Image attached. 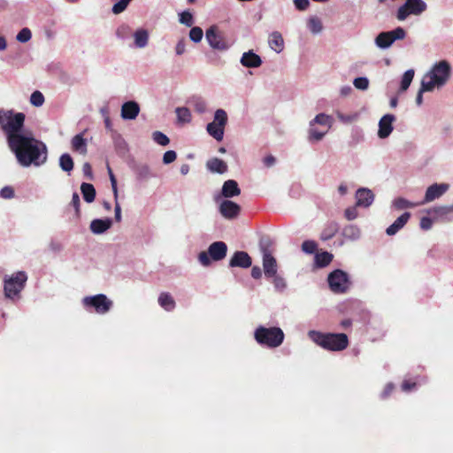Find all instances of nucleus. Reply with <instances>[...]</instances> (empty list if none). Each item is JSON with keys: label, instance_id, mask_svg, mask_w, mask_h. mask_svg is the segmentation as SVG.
Returning <instances> with one entry per match:
<instances>
[{"label": "nucleus", "instance_id": "f257e3e1", "mask_svg": "<svg viewBox=\"0 0 453 453\" xmlns=\"http://www.w3.org/2000/svg\"><path fill=\"white\" fill-rule=\"evenodd\" d=\"M8 145L22 166L40 165L47 159L45 144L32 135L12 136Z\"/></svg>", "mask_w": 453, "mask_h": 453}, {"label": "nucleus", "instance_id": "f03ea898", "mask_svg": "<svg viewBox=\"0 0 453 453\" xmlns=\"http://www.w3.org/2000/svg\"><path fill=\"white\" fill-rule=\"evenodd\" d=\"M312 342L324 349L329 351H342L348 348L349 338L343 333H322L315 330L309 332Z\"/></svg>", "mask_w": 453, "mask_h": 453}, {"label": "nucleus", "instance_id": "7ed1b4c3", "mask_svg": "<svg viewBox=\"0 0 453 453\" xmlns=\"http://www.w3.org/2000/svg\"><path fill=\"white\" fill-rule=\"evenodd\" d=\"M26 116L23 112H14L12 110H0V127L6 134L7 142L12 136L20 135Z\"/></svg>", "mask_w": 453, "mask_h": 453}, {"label": "nucleus", "instance_id": "20e7f679", "mask_svg": "<svg viewBox=\"0 0 453 453\" xmlns=\"http://www.w3.org/2000/svg\"><path fill=\"white\" fill-rule=\"evenodd\" d=\"M283 331L277 326L265 327L259 326L254 332L256 342L261 346L274 349L282 344L284 341Z\"/></svg>", "mask_w": 453, "mask_h": 453}, {"label": "nucleus", "instance_id": "39448f33", "mask_svg": "<svg viewBox=\"0 0 453 453\" xmlns=\"http://www.w3.org/2000/svg\"><path fill=\"white\" fill-rule=\"evenodd\" d=\"M451 67L449 62L441 60L436 63L431 71L426 74L423 80L430 84L434 89L435 87L443 86L450 77Z\"/></svg>", "mask_w": 453, "mask_h": 453}, {"label": "nucleus", "instance_id": "423d86ee", "mask_svg": "<svg viewBox=\"0 0 453 453\" xmlns=\"http://www.w3.org/2000/svg\"><path fill=\"white\" fill-rule=\"evenodd\" d=\"M272 246L273 242L268 237H264L259 242V247L263 254V269L266 278L275 276L278 270L277 261L272 255Z\"/></svg>", "mask_w": 453, "mask_h": 453}, {"label": "nucleus", "instance_id": "0eeeda50", "mask_svg": "<svg viewBox=\"0 0 453 453\" xmlns=\"http://www.w3.org/2000/svg\"><path fill=\"white\" fill-rule=\"evenodd\" d=\"M27 276L25 272H18L12 276H5L4 279V290L7 298L13 299L19 296L25 288Z\"/></svg>", "mask_w": 453, "mask_h": 453}, {"label": "nucleus", "instance_id": "6e6552de", "mask_svg": "<svg viewBox=\"0 0 453 453\" xmlns=\"http://www.w3.org/2000/svg\"><path fill=\"white\" fill-rule=\"evenodd\" d=\"M227 252V246L224 242H212L208 251H202L198 255V260L203 266L211 265V258L214 261H219L225 258Z\"/></svg>", "mask_w": 453, "mask_h": 453}, {"label": "nucleus", "instance_id": "1a4fd4ad", "mask_svg": "<svg viewBox=\"0 0 453 453\" xmlns=\"http://www.w3.org/2000/svg\"><path fill=\"white\" fill-rule=\"evenodd\" d=\"M227 123V114L223 109H218L214 113V119L207 125L206 130L218 142L224 137L225 127Z\"/></svg>", "mask_w": 453, "mask_h": 453}, {"label": "nucleus", "instance_id": "9d476101", "mask_svg": "<svg viewBox=\"0 0 453 453\" xmlns=\"http://www.w3.org/2000/svg\"><path fill=\"white\" fill-rule=\"evenodd\" d=\"M426 8L427 5L423 0H406L398 8L395 18L400 21H403L411 15L419 16Z\"/></svg>", "mask_w": 453, "mask_h": 453}, {"label": "nucleus", "instance_id": "9b49d317", "mask_svg": "<svg viewBox=\"0 0 453 453\" xmlns=\"http://www.w3.org/2000/svg\"><path fill=\"white\" fill-rule=\"evenodd\" d=\"M327 281L330 289L336 294L345 293L349 288L348 274L340 269L329 273Z\"/></svg>", "mask_w": 453, "mask_h": 453}, {"label": "nucleus", "instance_id": "f8f14e48", "mask_svg": "<svg viewBox=\"0 0 453 453\" xmlns=\"http://www.w3.org/2000/svg\"><path fill=\"white\" fill-rule=\"evenodd\" d=\"M83 304L88 308H94L97 313L104 314L111 310L112 302L105 295L98 294L93 296H86L83 299Z\"/></svg>", "mask_w": 453, "mask_h": 453}, {"label": "nucleus", "instance_id": "ddd939ff", "mask_svg": "<svg viewBox=\"0 0 453 453\" xmlns=\"http://www.w3.org/2000/svg\"><path fill=\"white\" fill-rule=\"evenodd\" d=\"M405 36V30L398 27L394 30L380 33L375 39V42L379 48L386 49L391 46L395 41L403 40Z\"/></svg>", "mask_w": 453, "mask_h": 453}, {"label": "nucleus", "instance_id": "4468645a", "mask_svg": "<svg viewBox=\"0 0 453 453\" xmlns=\"http://www.w3.org/2000/svg\"><path fill=\"white\" fill-rule=\"evenodd\" d=\"M205 37L210 46L214 50H226L229 48V43L216 25L206 30Z\"/></svg>", "mask_w": 453, "mask_h": 453}, {"label": "nucleus", "instance_id": "2eb2a0df", "mask_svg": "<svg viewBox=\"0 0 453 453\" xmlns=\"http://www.w3.org/2000/svg\"><path fill=\"white\" fill-rule=\"evenodd\" d=\"M434 220L438 222L453 221V205L436 206L428 211Z\"/></svg>", "mask_w": 453, "mask_h": 453}, {"label": "nucleus", "instance_id": "dca6fc26", "mask_svg": "<svg viewBox=\"0 0 453 453\" xmlns=\"http://www.w3.org/2000/svg\"><path fill=\"white\" fill-rule=\"evenodd\" d=\"M219 211L223 218L231 220L240 215L241 206L231 200L226 199L219 204Z\"/></svg>", "mask_w": 453, "mask_h": 453}, {"label": "nucleus", "instance_id": "f3484780", "mask_svg": "<svg viewBox=\"0 0 453 453\" xmlns=\"http://www.w3.org/2000/svg\"><path fill=\"white\" fill-rule=\"evenodd\" d=\"M449 185L447 183H434L429 186L426 191L425 197L420 204H425L433 202L435 199L440 198L443 194L447 192Z\"/></svg>", "mask_w": 453, "mask_h": 453}, {"label": "nucleus", "instance_id": "a211bd4d", "mask_svg": "<svg viewBox=\"0 0 453 453\" xmlns=\"http://www.w3.org/2000/svg\"><path fill=\"white\" fill-rule=\"evenodd\" d=\"M251 265L252 259L245 251H235L229 261L230 267L249 268Z\"/></svg>", "mask_w": 453, "mask_h": 453}, {"label": "nucleus", "instance_id": "6ab92c4d", "mask_svg": "<svg viewBox=\"0 0 453 453\" xmlns=\"http://www.w3.org/2000/svg\"><path fill=\"white\" fill-rule=\"evenodd\" d=\"M395 120V116L392 114L384 115L379 122L378 135L380 138H387L393 131L392 123Z\"/></svg>", "mask_w": 453, "mask_h": 453}, {"label": "nucleus", "instance_id": "aec40b11", "mask_svg": "<svg viewBox=\"0 0 453 453\" xmlns=\"http://www.w3.org/2000/svg\"><path fill=\"white\" fill-rule=\"evenodd\" d=\"M140 112V106L134 101H128L121 107V117L124 119H134Z\"/></svg>", "mask_w": 453, "mask_h": 453}, {"label": "nucleus", "instance_id": "412c9836", "mask_svg": "<svg viewBox=\"0 0 453 453\" xmlns=\"http://www.w3.org/2000/svg\"><path fill=\"white\" fill-rule=\"evenodd\" d=\"M357 206L368 207L374 199L373 193L368 188H359L356 193Z\"/></svg>", "mask_w": 453, "mask_h": 453}, {"label": "nucleus", "instance_id": "4be33fe9", "mask_svg": "<svg viewBox=\"0 0 453 453\" xmlns=\"http://www.w3.org/2000/svg\"><path fill=\"white\" fill-rule=\"evenodd\" d=\"M241 64L249 68L259 67L262 65L261 58L252 50L244 52L241 58Z\"/></svg>", "mask_w": 453, "mask_h": 453}, {"label": "nucleus", "instance_id": "5701e85b", "mask_svg": "<svg viewBox=\"0 0 453 453\" xmlns=\"http://www.w3.org/2000/svg\"><path fill=\"white\" fill-rule=\"evenodd\" d=\"M221 194L224 197L230 198L239 196L241 189L234 180H227L222 186Z\"/></svg>", "mask_w": 453, "mask_h": 453}, {"label": "nucleus", "instance_id": "b1692460", "mask_svg": "<svg viewBox=\"0 0 453 453\" xmlns=\"http://www.w3.org/2000/svg\"><path fill=\"white\" fill-rule=\"evenodd\" d=\"M411 218L410 212H404L400 217H398L395 222L390 225L387 229L386 233L388 235L395 234L400 229H402L409 221Z\"/></svg>", "mask_w": 453, "mask_h": 453}, {"label": "nucleus", "instance_id": "393cba45", "mask_svg": "<svg viewBox=\"0 0 453 453\" xmlns=\"http://www.w3.org/2000/svg\"><path fill=\"white\" fill-rule=\"evenodd\" d=\"M206 166L211 173H224L227 171V165L220 158L213 157L207 161Z\"/></svg>", "mask_w": 453, "mask_h": 453}, {"label": "nucleus", "instance_id": "a878e982", "mask_svg": "<svg viewBox=\"0 0 453 453\" xmlns=\"http://www.w3.org/2000/svg\"><path fill=\"white\" fill-rule=\"evenodd\" d=\"M268 42L270 48L277 53L281 52L284 49L283 37L278 31H274L270 35Z\"/></svg>", "mask_w": 453, "mask_h": 453}, {"label": "nucleus", "instance_id": "bb28decb", "mask_svg": "<svg viewBox=\"0 0 453 453\" xmlns=\"http://www.w3.org/2000/svg\"><path fill=\"white\" fill-rule=\"evenodd\" d=\"M112 225V221L111 219H94L90 223V230L94 234H103L106 230H108Z\"/></svg>", "mask_w": 453, "mask_h": 453}, {"label": "nucleus", "instance_id": "cd10ccee", "mask_svg": "<svg viewBox=\"0 0 453 453\" xmlns=\"http://www.w3.org/2000/svg\"><path fill=\"white\" fill-rule=\"evenodd\" d=\"M72 149L73 151L79 152L81 155L87 154V142L84 139L82 134H78L74 135L72 139Z\"/></svg>", "mask_w": 453, "mask_h": 453}, {"label": "nucleus", "instance_id": "c85d7f7f", "mask_svg": "<svg viewBox=\"0 0 453 453\" xmlns=\"http://www.w3.org/2000/svg\"><path fill=\"white\" fill-rule=\"evenodd\" d=\"M339 225L337 222L332 221L327 223L320 234V239L322 241H328L334 237L339 232Z\"/></svg>", "mask_w": 453, "mask_h": 453}, {"label": "nucleus", "instance_id": "c756f323", "mask_svg": "<svg viewBox=\"0 0 453 453\" xmlns=\"http://www.w3.org/2000/svg\"><path fill=\"white\" fill-rule=\"evenodd\" d=\"M159 305L167 311H171L175 308V301L173 296L167 293L163 292L158 297Z\"/></svg>", "mask_w": 453, "mask_h": 453}, {"label": "nucleus", "instance_id": "7c9ffc66", "mask_svg": "<svg viewBox=\"0 0 453 453\" xmlns=\"http://www.w3.org/2000/svg\"><path fill=\"white\" fill-rule=\"evenodd\" d=\"M81 191L87 203H92L96 198V189L90 183L83 182L81 186Z\"/></svg>", "mask_w": 453, "mask_h": 453}, {"label": "nucleus", "instance_id": "2f4dec72", "mask_svg": "<svg viewBox=\"0 0 453 453\" xmlns=\"http://www.w3.org/2000/svg\"><path fill=\"white\" fill-rule=\"evenodd\" d=\"M333 257L334 256L327 251L317 253L315 255V264L318 267H326L332 262Z\"/></svg>", "mask_w": 453, "mask_h": 453}, {"label": "nucleus", "instance_id": "473e14b6", "mask_svg": "<svg viewBox=\"0 0 453 453\" xmlns=\"http://www.w3.org/2000/svg\"><path fill=\"white\" fill-rule=\"evenodd\" d=\"M134 44L138 48H143L147 45L149 40L148 32L144 29L137 30L134 35Z\"/></svg>", "mask_w": 453, "mask_h": 453}, {"label": "nucleus", "instance_id": "72a5a7b5", "mask_svg": "<svg viewBox=\"0 0 453 453\" xmlns=\"http://www.w3.org/2000/svg\"><path fill=\"white\" fill-rule=\"evenodd\" d=\"M59 166L63 171L70 173L74 166L72 157L67 153L61 155L59 157Z\"/></svg>", "mask_w": 453, "mask_h": 453}, {"label": "nucleus", "instance_id": "f704fd0d", "mask_svg": "<svg viewBox=\"0 0 453 453\" xmlns=\"http://www.w3.org/2000/svg\"><path fill=\"white\" fill-rule=\"evenodd\" d=\"M314 124L326 126V127H327V129H328L331 127L332 119L330 116H328L325 113H319L314 118L313 120L311 121L310 126L313 127Z\"/></svg>", "mask_w": 453, "mask_h": 453}, {"label": "nucleus", "instance_id": "c9c22d12", "mask_svg": "<svg viewBox=\"0 0 453 453\" xmlns=\"http://www.w3.org/2000/svg\"><path fill=\"white\" fill-rule=\"evenodd\" d=\"M178 121L180 123H189L191 121V112L186 107H179L176 109Z\"/></svg>", "mask_w": 453, "mask_h": 453}, {"label": "nucleus", "instance_id": "e433bc0d", "mask_svg": "<svg viewBox=\"0 0 453 453\" xmlns=\"http://www.w3.org/2000/svg\"><path fill=\"white\" fill-rule=\"evenodd\" d=\"M414 77V71L412 69L407 70L402 78L400 89L405 91L410 87Z\"/></svg>", "mask_w": 453, "mask_h": 453}, {"label": "nucleus", "instance_id": "4c0bfd02", "mask_svg": "<svg viewBox=\"0 0 453 453\" xmlns=\"http://www.w3.org/2000/svg\"><path fill=\"white\" fill-rule=\"evenodd\" d=\"M394 206L397 209V210H403V209H406V208H413L417 205H420V203H411L410 201H408L407 199L405 198H403V197H398L396 199L394 200V203H393Z\"/></svg>", "mask_w": 453, "mask_h": 453}, {"label": "nucleus", "instance_id": "58836bf2", "mask_svg": "<svg viewBox=\"0 0 453 453\" xmlns=\"http://www.w3.org/2000/svg\"><path fill=\"white\" fill-rule=\"evenodd\" d=\"M432 86L430 84H426V80H422L421 81V87L418 92V95L416 96V103L418 105H421L423 103V93L426 91H432Z\"/></svg>", "mask_w": 453, "mask_h": 453}, {"label": "nucleus", "instance_id": "ea45409f", "mask_svg": "<svg viewBox=\"0 0 453 453\" xmlns=\"http://www.w3.org/2000/svg\"><path fill=\"white\" fill-rule=\"evenodd\" d=\"M203 35V29L199 27H194L189 31V38L194 42H201Z\"/></svg>", "mask_w": 453, "mask_h": 453}, {"label": "nucleus", "instance_id": "a19ab883", "mask_svg": "<svg viewBox=\"0 0 453 453\" xmlns=\"http://www.w3.org/2000/svg\"><path fill=\"white\" fill-rule=\"evenodd\" d=\"M153 140L159 145L166 146L169 144V138L160 131H155L152 134Z\"/></svg>", "mask_w": 453, "mask_h": 453}, {"label": "nucleus", "instance_id": "79ce46f5", "mask_svg": "<svg viewBox=\"0 0 453 453\" xmlns=\"http://www.w3.org/2000/svg\"><path fill=\"white\" fill-rule=\"evenodd\" d=\"M326 132H327V129L325 131H319L316 128H314L313 127H311V128L309 130V140L311 142L320 141L324 137V135L326 134Z\"/></svg>", "mask_w": 453, "mask_h": 453}, {"label": "nucleus", "instance_id": "37998d69", "mask_svg": "<svg viewBox=\"0 0 453 453\" xmlns=\"http://www.w3.org/2000/svg\"><path fill=\"white\" fill-rule=\"evenodd\" d=\"M30 103L34 106L39 107L42 106L44 103V96L40 91H35L32 93L30 96Z\"/></svg>", "mask_w": 453, "mask_h": 453}, {"label": "nucleus", "instance_id": "c03bdc74", "mask_svg": "<svg viewBox=\"0 0 453 453\" xmlns=\"http://www.w3.org/2000/svg\"><path fill=\"white\" fill-rule=\"evenodd\" d=\"M308 27L313 34L319 33L322 30L321 21L318 18H311L309 19Z\"/></svg>", "mask_w": 453, "mask_h": 453}, {"label": "nucleus", "instance_id": "a18cd8bd", "mask_svg": "<svg viewBox=\"0 0 453 453\" xmlns=\"http://www.w3.org/2000/svg\"><path fill=\"white\" fill-rule=\"evenodd\" d=\"M318 248V244L314 241L307 240L302 243V250L307 254H313Z\"/></svg>", "mask_w": 453, "mask_h": 453}, {"label": "nucleus", "instance_id": "49530a36", "mask_svg": "<svg viewBox=\"0 0 453 453\" xmlns=\"http://www.w3.org/2000/svg\"><path fill=\"white\" fill-rule=\"evenodd\" d=\"M70 205H72L74 208L75 216L77 218H80V216H81V200H80V196H79L78 193L74 192L73 194Z\"/></svg>", "mask_w": 453, "mask_h": 453}, {"label": "nucleus", "instance_id": "de8ad7c7", "mask_svg": "<svg viewBox=\"0 0 453 453\" xmlns=\"http://www.w3.org/2000/svg\"><path fill=\"white\" fill-rule=\"evenodd\" d=\"M31 31L28 28L25 27L22 28L17 35V40L20 42H27L31 39Z\"/></svg>", "mask_w": 453, "mask_h": 453}, {"label": "nucleus", "instance_id": "09e8293b", "mask_svg": "<svg viewBox=\"0 0 453 453\" xmlns=\"http://www.w3.org/2000/svg\"><path fill=\"white\" fill-rule=\"evenodd\" d=\"M353 84L357 89L365 90L369 86V81L365 77H358L354 80Z\"/></svg>", "mask_w": 453, "mask_h": 453}, {"label": "nucleus", "instance_id": "8fccbe9b", "mask_svg": "<svg viewBox=\"0 0 453 453\" xmlns=\"http://www.w3.org/2000/svg\"><path fill=\"white\" fill-rule=\"evenodd\" d=\"M180 22L186 25L187 27H191L193 25L192 14L188 11L183 12L180 13Z\"/></svg>", "mask_w": 453, "mask_h": 453}, {"label": "nucleus", "instance_id": "3c124183", "mask_svg": "<svg viewBox=\"0 0 453 453\" xmlns=\"http://www.w3.org/2000/svg\"><path fill=\"white\" fill-rule=\"evenodd\" d=\"M270 279H273V285L278 290H283L286 288L285 280L277 273Z\"/></svg>", "mask_w": 453, "mask_h": 453}, {"label": "nucleus", "instance_id": "603ef678", "mask_svg": "<svg viewBox=\"0 0 453 453\" xmlns=\"http://www.w3.org/2000/svg\"><path fill=\"white\" fill-rule=\"evenodd\" d=\"M177 157V154L174 150H167L163 156V162L165 165L173 163Z\"/></svg>", "mask_w": 453, "mask_h": 453}, {"label": "nucleus", "instance_id": "864d4df0", "mask_svg": "<svg viewBox=\"0 0 453 453\" xmlns=\"http://www.w3.org/2000/svg\"><path fill=\"white\" fill-rule=\"evenodd\" d=\"M0 196L5 199L12 198L14 196V190L12 187H4L0 191Z\"/></svg>", "mask_w": 453, "mask_h": 453}, {"label": "nucleus", "instance_id": "5fc2aeb1", "mask_svg": "<svg viewBox=\"0 0 453 453\" xmlns=\"http://www.w3.org/2000/svg\"><path fill=\"white\" fill-rule=\"evenodd\" d=\"M434 218L423 217L420 220V227L423 230H428L433 226Z\"/></svg>", "mask_w": 453, "mask_h": 453}, {"label": "nucleus", "instance_id": "6e6d98bb", "mask_svg": "<svg viewBox=\"0 0 453 453\" xmlns=\"http://www.w3.org/2000/svg\"><path fill=\"white\" fill-rule=\"evenodd\" d=\"M344 215L348 220H353L357 217V211L355 207L347 208Z\"/></svg>", "mask_w": 453, "mask_h": 453}, {"label": "nucleus", "instance_id": "4d7b16f0", "mask_svg": "<svg viewBox=\"0 0 453 453\" xmlns=\"http://www.w3.org/2000/svg\"><path fill=\"white\" fill-rule=\"evenodd\" d=\"M416 382L411 380H405L402 383V390L408 392L416 388Z\"/></svg>", "mask_w": 453, "mask_h": 453}, {"label": "nucleus", "instance_id": "13d9d810", "mask_svg": "<svg viewBox=\"0 0 453 453\" xmlns=\"http://www.w3.org/2000/svg\"><path fill=\"white\" fill-rule=\"evenodd\" d=\"M394 389H395V385L393 383H388L385 386V388L381 393V398L385 399V398L388 397Z\"/></svg>", "mask_w": 453, "mask_h": 453}, {"label": "nucleus", "instance_id": "bf43d9fd", "mask_svg": "<svg viewBox=\"0 0 453 453\" xmlns=\"http://www.w3.org/2000/svg\"><path fill=\"white\" fill-rule=\"evenodd\" d=\"M82 172H83V174L88 178V179H92L93 178V172H92V167L90 165L89 163L86 162L83 164L82 165Z\"/></svg>", "mask_w": 453, "mask_h": 453}, {"label": "nucleus", "instance_id": "052dcab7", "mask_svg": "<svg viewBox=\"0 0 453 453\" xmlns=\"http://www.w3.org/2000/svg\"><path fill=\"white\" fill-rule=\"evenodd\" d=\"M108 171H109V175H110V180H111V187H112V190L114 192V195H115V198H117V196H118V188H117V180L111 171V169L109 167L108 168Z\"/></svg>", "mask_w": 453, "mask_h": 453}, {"label": "nucleus", "instance_id": "680f3d73", "mask_svg": "<svg viewBox=\"0 0 453 453\" xmlns=\"http://www.w3.org/2000/svg\"><path fill=\"white\" fill-rule=\"evenodd\" d=\"M294 3L296 9L299 11L306 10L310 4L309 0H294Z\"/></svg>", "mask_w": 453, "mask_h": 453}, {"label": "nucleus", "instance_id": "e2e57ef3", "mask_svg": "<svg viewBox=\"0 0 453 453\" xmlns=\"http://www.w3.org/2000/svg\"><path fill=\"white\" fill-rule=\"evenodd\" d=\"M251 276L257 280V279H260L261 276H262V270L259 266H253L252 269H251Z\"/></svg>", "mask_w": 453, "mask_h": 453}, {"label": "nucleus", "instance_id": "0e129e2a", "mask_svg": "<svg viewBox=\"0 0 453 453\" xmlns=\"http://www.w3.org/2000/svg\"><path fill=\"white\" fill-rule=\"evenodd\" d=\"M275 161H276L275 157L272 155H269L264 158V164L267 167L273 165Z\"/></svg>", "mask_w": 453, "mask_h": 453}, {"label": "nucleus", "instance_id": "69168bd1", "mask_svg": "<svg viewBox=\"0 0 453 453\" xmlns=\"http://www.w3.org/2000/svg\"><path fill=\"white\" fill-rule=\"evenodd\" d=\"M205 107H206V105L203 101H198L195 104L196 111L200 113H202L205 111Z\"/></svg>", "mask_w": 453, "mask_h": 453}, {"label": "nucleus", "instance_id": "338daca9", "mask_svg": "<svg viewBox=\"0 0 453 453\" xmlns=\"http://www.w3.org/2000/svg\"><path fill=\"white\" fill-rule=\"evenodd\" d=\"M175 50H176V53L178 55H181L182 53H184V51H185V43H184V42L182 40L180 41L177 43Z\"/></svg>", "mask_w": 453, "mask_h": 453}, {"label": "nucleus", "instance_id": "774afa93", "mask_svg": "<svg viewBox=\"0 0 453 453\" xmlns=\"http://www.w3.org/2000/svg\"><path fill=\"white\" fill-rule=\"evenodd\" d=\"M344 232H345V234H349H349H351L353 235L356 233H357V234H358V233H359L358 229L357 227L353 226H349L346 227L344 229Z\"/></svg>", "mask_w": 453, "mask_h": 453}]
</instances>
